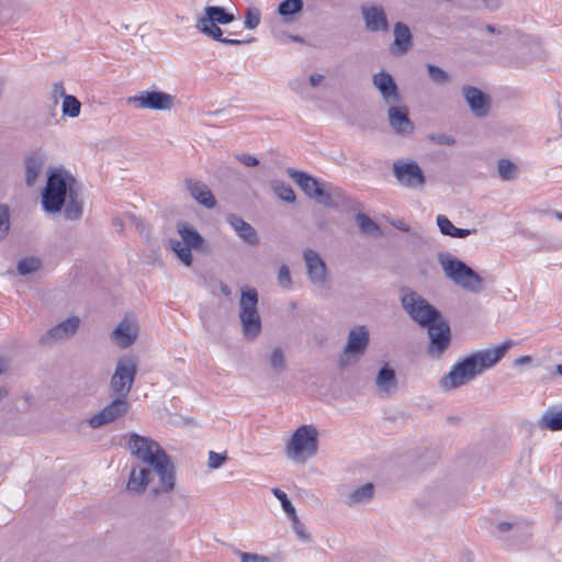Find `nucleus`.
Returning <instances> with one entry per match:
<instances>
[{"instance_id":"nucleus-26","label":"nucleus","mask_w":562,"mask_h":562,"mask_svg":"<svg viewBox=\"0 0 562 562\" xmlns=\"http://www.w3.org/2000/svg\"><path fill=\"white\" fill-rule=\"evenodd\" d=\"M412 44L413 37L409 27L403 22H396L394 25L393 53L404 54L411 48Z\"/></svg>"},{"instance_id":"nucleus-31","label":"nucleus","mask_w":562,"mask_h":562,"mask_svg":"<svg viewBox=\"0 0 562 562\" xmlns=\"http://www.w3.org/2000/svg\"><path fill=\"white\" fill-rule=\"evenodd\" d=\"M178 233L181 236V241L191 248H199L202 246L203 238L201 235L189 224L180 223L178 225Z\"/></svg>"},{"instance_id":"nucleus-35","label":"nucleus","mask_w":562,"mask_h":562,"mask_svg":"<svg viewBox=\"0 0 562 562\" xmlns=\"http://www.w3.org/2000/svg\"><path fill=\"white\" fill-rule=\"evenodd\" d=\"M270 369L280 374L286 367L285 353L281 348H274L269 357Z\"/></svg>"},{"instance_id":"nucleus-37","label":"nucleus","mask_w":562,"mask_h":562,"mask_svg":"<svg viewBox=\"0 0 562 562\" xmlns=\"http://www.w3.org/2000/svg\"><path fill=\"white\" fill-rule=\"evenodd\" d=\"M497 171L503 180H513L517 176L516 165L508 159L498 160Z\"/></svg>"},{"instance_id":"nucleus-48","label":"nucleus","mask_w":562,"mask_h":562,"mask_svg":"<svg viewBox=\"0 0 562 562\" xmlns=\"http://www.w3.org/2000/svg\"><path fill=\"white\" fill-rule=\"evenodd\" d=\"M226 460V456L214 451L209 452L207 465L211 469H218Z\"/></svg>"},{"instance_id":"nucleus-28","label":"nucleus","mask_w":562,"mask_h":562,"mask_svg":"<svg viewBox=\"0 0 562 562\" xmlns=\"http://www.w3.org/2000/svg\"><path fill=\"white\" fill-rule=\"evenodd\" d=\"M539 426L551 431L562 430V406L548 407L539 419Z\"/></svg>"},{"instance_id":"nucleus-43","label":"nucleus","mask_w":562,"mask_h":562,"mask_svg":"<svg viewBox=\"0 0 562 562\" xmlns=\"http://www.w3.org/2000/svg\"><path fill=\"white\" fill-rule=\"evenodd\" d=\"M427 71L430 79L436 83H446L449 81V75L440 67L432 64L427 65Z\"/></svg>"},{"instance_id":"nucleus-13","label":"nucleus","mask_w":562,"mask_h":562,"mask_svg":"<svg viewBox=\"0 0 562 562\" xmlns=\"http://www.w3.org/2000/svg\"><path fill=\"white\" fill-rule=\"evenodd\" d=\"M303 259L308 280L319 288H327L329 273L327 266L319 254L314 249L306 248L303 251Z\"/></svg>"},{"instance_id":"nucleus-55","label":"nucleus","mask_w":562,"mask_h":562,"mask_svg":"<svg viewBox=\"0 0 562 562\" xmlns=\"http://www.w3.org/2000/svg\"><path fill=\"white\" fill-rule=\"evenodd\" d=\"M259 244V236L257 232L248 224V245Z\"/></svg>"},{"instance_id":"nucleus-42","label":"nucleus","mask_w":562,"mask_h":562,"mask_svg":"<svg viewBox=\"0 0 562 562\" xmlns=\"http://www.w3.org/2000/svg\"><path fill=\"white\" fill-rule=\"evenodd\" d=\"M10 229V209L7 204H0V239H3Z\"/></svg>"},{"instance_id":"nucleus-53","label":"nucleus","mask_w":562,"mask_h":562,"mask_svg":"<svg viewBox=\"0 0 562 562\" xmlns=\"http://www.w3.org/2000/svg\"><path fill=\"white\" fill-rule=\"evenodd\" d=\"M431 139L435 140L437 144H440V145H448V146H450V145L454 144V138L452 136L443 134V133H440V134H437V135H432Z\"/></svg>"},{"instance_id":"nucleus-7","label":"nucleus","mask_w":562,"mask_h":562,"mask_svg":"<svg viewBox=\"0 0 562 562\" xmlns=\"http://www.w3.org/2000/svg\"><path fill=\"white\" fill-rule=\"evenodd\" d=\"M401 303L409 317L422 327L438 321L441 313L415 291H405Z\"/></svg>"},{"instance_id":"nucleus-62","label":"nucleus","mask_w":562,"mask_h":562,"mask_svg":"<svg viewBox=\"0 0 562 562\" xmlns=\"http://www.w3.org/2000/svg\"><path fill=\"white\" fill-rule=\"evenodd\" d=\"M397 228L404 231V232H408L409 231V227L407 225H405L404 223H400L398 225H396Z\"/></svg>"},{"instance_id":"nucleus-59","label":"nucleus","mask_w":562,"mask_h":562,"mask_svg":"<svg viewBox=\"0 0 562 562\" xmlns=\"http://www.w3.org/2000/svg\"><path fill=\"white\" fill-rule=\"evenodd\" d=\"M532 358L530 356H520L514 361V366H524L530 363Z\"/></svg>"},{"instance_id":"nucleus-63","label":"nucleus","mask_w":562,"mask_h":562,"mask_svg":"<svg viewBox=\"0 0 562 562\" xmlns=\"http://www.w3.org/2000/svg\"><path fill=\"white\" fill-rule=\"evenodd\" d=\"M238 555L240 558V562H246V560H247L246 552L239 551Z\"/></svg>"},{"instance_id":"nucleus-25","label":"nucleus","mask_w":562,"mask_h":562,"mask_svg":"<svg viewBox=\"0 0 562 562\" xmlns=\"http://www.w3.org/2000/svg\"><path fill=\"white\" fill-rule=\"evenodd\" d=\"M257 302V291L248 288V339L255 338L261 331V321L256 310Z\"/></svg>"},{"instance_id":"nucleus-10","label":"nucleus","mask_w":562,"mask_h":562,"mask_svg":"<svg viewBox=\"0 0 562 562\" xmlns=\"http://www.w3.org/2000/svg\"><path fill=\"white\" fill-rule=\"evenodd\" d=\"M127 103L139 110L169 111L175 105V97L164 91L144 90L128 97Z\"/></svg>"},{"instance_id":"nucleus-3","label":"nucleus","mask_w":562,"mask_h":562,"mask_svg":"<svg viewBox=\"0 0 562 562\" xmlns=\"http://www.w3.org/2000/svg\"><path fill=\"white\" fill-rule=\"evenodd\" d=\"M76 184L75 177L65 168L50 169L41 196L43 210L49 214L60 212L67 198L76 191Z\"/></svg>"},{"instance_id":"nucleus-32","label":"nucleus","mask_w":562,"mask_h":562,"mask_svg":"<svg viewBox=\"0 0 562 562\" xmlns=\"http://www.w3.org/2000/svg\"><path fill=\"white\" fill-rule=\"evenodd\" d=\"M64 209V216L67 220L75 221L81 217L83 211L82 201L77 198L76 191L67 198Z\"/></svg>"},{"instance_id":"nucleus-24","label":"nucleus","mask_w":562,"mask_h":562,"mask_svg":"<svg viewBox=\"0 0 562 562\" xmlns=\"http://www.w3.org/2000/svg\"><path fill=\"white\" fill-rule=\"evenodd\" d=\"M187 190L190 192L191 196L201 205L206 209H213L216 205V200L212 194L210 188L201 182L192 179L186 180Z\"/></svg>"},{"instance_id":"nucleus-60","label":"nucleus","mask_w":562,"mask_h":562,"mask_svg":"<svg viewBox=\"0 0 562 562\" xmlns=\"http://www.w3.org/2000/svg\"><path fill=\"white\" fill-rule=\"evenodd\" d=\"M485 7L491 10H495L499 7V0H483Z\"/></svg>"},{"instance_id":"nucleus-49","label":"nucleus","mask_w":562,"mask_h":562,"mask_svg":"<svg viewBox=\"0 0 562 562\" xmlns=\"http://www.w3.org/2000/svg\"><path fill=\"white\" fill-rule=\"evenodd\" d=\"M65 92V88L63 82H54L52 86V98L54 100V104L56 105L58 103L59 98H63L65 100V97H67Z\"/></svg>"},{"instance_id":"nucleus-39","label":"nucleus","mask_w":562,"mask_h":562,"mask_svg":"<svg viewBox=\"0 0 562 562\" xmlns=\"http://www.w3.org/2000/svg\"><path fill=\"white\" fill-rule=\"evenodd\" d=\"M40 268L41 261L35 257L24 258L18 262V271L21 276L33 273L37 271Z\"/></svg>"},{"instance_id":"nucleus-44","label":"nucleus","mask_w":562,"mask_h":562,"mask_svg":"<svg viewBox=\"0 0 562 562\" xmlns=\"http://www.w3.org/2000/svg\"><path fill=\"white\" fill-rule=\"evenodd\" d=\"M437 225L442 235L452 237L457 227L451 223V221L446 215H438Z\"/></svg>"},{"instance_id":"nucleus-54","label":"nucleus","mask_w":562,"mask_h":562,"mask_svg":"<svg viewBox=\"0 0 562 562\" xmlns=\"http://www.w3.org/2000/svg\"><path fill=\"white\" fill-rule=\"evenodd\" d=\"M217 290L226 297H231V290L222 281L216 282V284L213 288V293L217 294Z\"/></svg>"},{"instance_id":"nucleus-41","label":"nucleus","mask_w":562,"mask_h":562,"mask_svg":"<svg viewBox=\"0 0 562 562\" xmlns=\"http://www.w3.org/2000/svg\"><path fill=\"white\" fill-rule=\"evenodd\" d=\"M272 494L280 501L281 506H282L283 510L286 513V515L290 518H294L296 515L295 508L292 505V503L290 502V499L288 498L286 494L277 487L272 488Z\"/></svg>"},{"instance_id":"nucleus-9","label":"nucleus","mask_w":562,"mask_h":562,"mask_svg":"<svg viewBox=\"0 0 562 562\" xmlns=\"http://www.w3.org/2000/svg\"><path fill=\"white\" fill-rule=\"evenodd\" d=\"M392 173L396 182L406 189L423 190L426 186L424 170L412 159H396L392 164Z\"/></svg>"},{"instance_id":"nucleus-36","label":"nucleus","mask_w":562,"mask_h":562,"mask_svg":"<svg viewBox=\"0 0 562 562\" xmlns=\"http://www.w3.org/2000/svg\"><path fill=\"white\" fill-rule=\"evenodd\" d=\"M81 103L79 100L74 95H67L65 97V100H63V114L65 116L69 117H77L80 114Z\"/></svg>"},{"instance_id":"nucleus-46","label":"nucleus","mask_w":562,"mask_h":562,"mask_svg":"<svg viewBox=\"0 0 562 562\" xmlns=\"http://www.w3.org/2000/svg\"><path fill=\"white\" fill-rule=\"evenodd\" d=\"M278 282L284 289H290L292 285V279L290 269L288 266L282 265L278 272Z\"/></svg>"},{"instance_id":"nucleus-12","label":"nucleus","mask_w":562,"mask_h":562,"mask_svg":"<svg viewBox=\"0 0 562 562\" xmlns=\"http://www.w3.org/2000/svg\"><path fill=\"white\" fill-rule=\"evenodd\" d=\"M428 329L429 346L428 353L438 358L449 347L450 344V326L441 315L438 321L425 326Z\"/></svg>"},{"instance_id":"nucleus-15","label":"nucleus","mask_w":562,"mask_h":562,"mask_svg":"<svg viewBox=\"0 0 562 562\" xmlns=\"http://www.w3.org/2000/svg\"><path fill=\"white\" fill-rule=\"evenodd\" d=\"M112 397V401L103 409L90 418L89 425L92 428H99L105 424L112 423L127 413L130 408L127 400L119 396Z\"/></svg>"},{"instance_id":"nucleus-22","label":"nucleus","mask_w":562,"mask_h":562,"mask_svg":"<svg viewBox=\"0 0 562 562\" xmlns=\"http://www.w3.org/2000/svg\"><path fill=\"white\" fill-rule=\"evenodd\" d=\"M391 127L401 135H408L414 130V124L408 117V111L405 106L392 105L387 112Z\"/></svg>"},{"instance_id":"nucleus-33","label":"nucleus","mask_w":562,"mask_h":562,"mask_svg":"<svg viewBox=\"0 0 562 562\" xmlns=\"http://www.w3.org/2000/svg\"><path fill=\"white\" fill-rule=\"evenodd\" d=\"M271 190L282 201L293 203L295 201V193L291 186L276 180L271 182Z\"/></svg>"},{"instance_id":"nucleus-56","label":"nucleus","mask_w":562,"mask_h":562,"mask_svg":"<svg viewBox=\"0 0 562 562\" xmlns=\"http://www.w3.org/2000/svg\"><path fill=\"white\" fill-rule=\"evenodd\" d=\"M248 562H271V559L266 555L248 553Z\"/></svg>"},{"instance_id":"nucleus-51","label":"nucleus","mask_w":562,"mask_h":562,"mask_svg":"<svg viewBox=\"0 0 562 562\" xmlns=\"http://www.w3.org/2000/svg\"><path fill=\"white\" fill-rule=\"evenodd\" d=\"M291 520L293 522V529L297 537L303 541H307L308 535L305 532L304 525L299 520L297 516L295 515V517L291 518Z\"/></svg>"},{"instance_id":"nucleus-21","label":"nucleus","mask_w":562,"mask_h":562,"mask_svg":"<svg viewBox=\"0 0 562 562\" xmlns=\"http://www.w3.org/2000/svg\"><path fill=\"white\" fill-rule=\"evenodd\" d=\"M47 157L45 153L41 150L33 151L26 156L24 166L25 183L27 187H33L37 182L38 178L43 173Z\"/></svg>"},{"instance_id":"nucleus-52","label":"nucleus","mask_w":562,"mask_h":562,"mask_svg":"<svg viewBox=\"0 0 562 562\" xmlns=\"http://www.w3.org/2000/svg\"><path fill=\"white\" fill-rule=\"evenodd\" d=\"M260 22V14L257 9H248V29H255Z\"/></svg>"},{"instance_id":"nucleus-23","label":"nucleus","mask_w":562,"mask_h":562,"mask_svg":"<svg viewBox=\"0 0 562 562\" xmlns=\"http://www.w3.org/2000/svg\"><path fill=\"white\" fill-rule=\"evenodd\" d=\"M151 468L149 467H133L130 473V477L126 484V488L130 493L140 494L143 493L151 480Z\"/></svg>"},{"instance_id":"nucleus-47","label":"nucleus","mask_w":562,"mask_h":562,"mask_svg":"<svg viewBox=\"0 0 562 562\" xmlns=\"http://www.w3.org/2000/svg\"><path fill=\"white\" fill-rule=\"evenodd\" d=\"M239 318L243 333L246 334V288L240 289Z\"/></svg>"},{"instance_id":"nucleus-17","label":"nucleus","mask_w":562,"mask_h":562,"mask_svg":"<svg viewBox=\"0 0 562 562\" xmlns=\"http://www.w3.org/2000/svg\"><path fill=\"white\" fill-rule=\"evenodd\" d=\"M370 341L369 330L366 326H357L352 328L347 338V342L344 347V353L346 357H355L358 359L364 355L367 347Z\"/></svg>"},{"instance_id":"nucleus-30","label":"nucleus","mask_w":562,"mask_h":562,"mask_svg":"<svg viewBox=\"0 0 562 562\" xmlns=\"http://www.w3.org/2000/svg\"><path fill=\"white\" fill-rule=\"evenodd\" d=\"M374 495V485L372 483H366L353 491H351L346 498V503L349 506H358L361 504L369 503Z\"/></svg>"},{"instance_id":"nucleus-4","label":"nucleus","mask_w":562,"mask_h":562,"mask_svg":"<svg viewBox=\"0 0 562 562\" xmlns=\"http://www.w3.org/2000/svg\"><path fill=\"white\" fill-rule=\"evenodd\" d=\"M438 261L445 276L470 293H480L484 290V280L471 267L453 257L449 252H440Z\"/></svg>"},{"instance_id":"nucleus-16","label":"nucleus","mask_w":562,"mask_h":562,"mask_svg":"<svg viewBox=\"0 0 562 562\" xmlns=\"http://www.w3.org/2000/svg\"><path fill=\"white\" fill-rule=\"evenodd\" d=\"M361 15L366 29L369 32H387L390 29L386 13L382 5L363 4L361 5Z\"/></svg>"},{"instance_id":"nucleus-6","label":"nucleus","mask_w":562,"mask_h":562,"mask_svg":"<svg viewBox=\"0 0 562 562\" xmlns=\"http://www.w3.org/2000/svg\"><path fill=\"white\" fill-rule=\"evenodd\" d=\"M235 20L233 12L227 11L223 7L207 5L204 9V15L196 20V29L204 35L224 43V44H241V40H233L223 37L224 31L220 25H226Z\"/></svg>"},{"instance_id":"nucleus-20","label":"nucleus","mask_w":562,"mask_h":562,"mask_svg":"<svg viewBox=\"0 0 562 562\" xmlns=\"http://www.w3.org/2000/svg\"><path fill=\"white\" fill-rule=\"evenodd\" d=\"M80 325V319L77 316H71L66 321L52 327L42 338L43 344H50L58 340H64L76 334Z\"/></svg>"},{"instance_id":"nucleus-5","label":"nucleus","mask_w":562,"mask_h":562,"mask_svg":"<svg viewBox=\"0 0 562 562\" xmlns=\"http://www.w3.org/2000/svg\"><path fill=\"white\" fill-rule=\"evenodd\" d=\"M318 450V430L313 425L300 426L288 440L285 453L297 463H305Z\"/></svg>"},{"instance_id":"nucleus-14","label":"nucleus","mask_w":562,"mask_h":562,"mask_svg":"<svg viewBox=\"0 0 562 562\" xmlns=\"http://www.w3.org/2000/svg\"><path fill=\"white\" fill-rule=\"evenodd\" d=\"M139 336V325L132 315H126L111 333L112 342L120 349L135 344Z\"/></svg>"},{"instance_id":"nucleus-50","label":"nucleus","mask_w":562,"mask_h":562,"mask_svg":"<svg viewBox=\"0 0 562 562\" xmlns=\"http://www.w3.org/2000/svg\"><path fill=\"white\" fill-rule=\"evenodd\" d=\"M512 529H514L515 532H518V531H520L522 529H528V526L527 525L526 526H521L520 524H517V522L512 524V522H508V521H503V522H499L497 525V530L499 532H507V531H509Z\"/></svg>"},{"instance_id":"nucleus-19","label":"nucleus","mask_w":562,"mask_h":562,"mask_svg":"<svg viewBox=\"0 0 562 562\" xmlns=\"http://www.w3.org/2000/svg\"><path fill=\"white\" fill-rule=\"evenodd\" d=\"M462 94L472 113L477 117H485L491 109V100L488 95L480 89L471 86L462 88Z\"/></svg>"},{"instance_id":"nucleus-34","label":"nucleus","mask_w":562,"mask_h":562,"mask_svg":"<svg viewBox=\"0 0 562 562\" xmlns=\"http://www.w3.org/2000/svg\"><path fill=\"white\" fill-rule=\"evenodd\" d=\"M170 248L177 254L178 258L186 265L191 266L192 263V254L191 247L181 240L170 239L169 241Z\"/></svg>"},{"instance_id":"nucleus-40","label":"nucleus","mask_w":562,"mask_h":562,"mask_svg":"<svg viewBox=\"0 0 562 562\" xmlns=\"http://www.w3.org/2000/svg\"><path fill=\"white\" fill-rule=\"evenodd\" d=\"M356 221L361 232L366 234L374 235L380 232L379 226L363 213L357 214Z\"/></svg>"},{"instance_id":"nucleus-58","label":"nucleus","mask_w":562,"mask_h":562,"mask_svg":"<svg viewBox=\"0 0 562 562\" xmlns=\"http://www.w3.org/2000/svg\"><path fill=\"white\" fill-rule=\"evenodd\" d=\"M324 79V76L321 74H313L310 76V85L312 87H317Z\"/></svg>"},{"instance_id":"nucleus-61","label":"nucleus","mask_w":562,"mask_h":562,"mask_svg":"<svg viewBox=\"0 0 562 562\" xmlns=\"http://www.w3.org/2000/svg\"><path fill=\"white\" fill-rule=\"evenodd\" d=\"M258 164L259 161L256 157L248 155V167L257 166Z\"/></svg>"},{"instance_id":"nucleus-29","label":"nucleus","mask_w":562,"mask_h":562,"mask_svg":"<svg viewBox=\"0 0 562 562\" xmlns=\"http://www.w3.org/2000/svg\"><path fill=\"white\" fill-rule=\"evenodd\" d=\"M375 384L379 387L381 393H384L387 395L393 393L397 386V379L395 375V371L392 368L384 366L378 372V375L375 379Z\"/></svg>"},{"instance_id":"nucleus-8","label":"nucleus","mask_w":562,"mask_h":562,"mask_svg":"<svg viewBox=\"0 0 562 562\" xmlns=\"http://www.w3.org/2000/svg\"><path fill=\"white\" fill-rule=\"evenodd\" d=\"M137 374V361L130 356L121 357L110 380L111 396L126 398Z\"/></svg>"},{"instance_id":"nucleus-18","label":"nucleus","mask_w":562,"mask_h":562,"mask_svg":"<svg viewBox=\"0 0 562 562\" xmlns=\"http://www.w3.org/2000/svg\"><path fill=\"white\" fill-rule=\"evenodd\" d=\"M373 86L381 93L382 99L387 104H396L401 97L394 78L387 71H380L372 77Z\"/></svg>"},{"instance_id":"nucleus-45","label":"nucleus","mask_w":562,"mask_h":562,"mask_svg":"<svg viewBox=\"0 0 562 562\" xmlns=\"http://www.w3.org/2000/svg\"><path fill=\"white\" fill-rule=\"evenodd\" d=\"M226 220L229 223V225L238 233V235L243 239H246V222L234 214H228L226 216Z\"/></svg>"},{"instance_id":"nucleus-2","label":"nucleus","mask_w":562,"mask_h":562,"mask_svg":"<svg viewBox=\"0 0 562 562\" xmlns=\"http://www.w3.org/2000/svg\"><path fill=\"white\" fill-rule=\"evenodd\" d=\"M128 449L145 467H149L159 476L160 487L156 492H170L175 487V471L166 451L149 437L132 434Z\"/></svg>"},{"instance_id":"nucleus-64","label":"nucleus","mask_w":562,"mask_h":562,"mask_svg":"<svg viewBox=\"0 0 562 562\" xmlns=\"http://www.w3.org/2000/svg\"><path fill=\"white\" fill-rule=\"evenodd\" d=\"M557 513L562 515V501L557 504Z\"/></svg>"},{"instance_id":"nucleus-38","label":"nucleus","mask_w":562,"mask_h":562,"mask_svg":"<svg viewBox=\"0 0 562 562\" xmlns=\"http://www.w3.org/2000/svg\"><path fill=\"white\" fill-rule=\"evenodd\" d=\"M303 9L302 0H284L278 7L280 15L288 18L294 13L300 12Z\"/></svg>"},{"instance_id":"nucleus-1","label":"nucleus","mask_w":562,"mask_h":562,"mask_svg":"<svg viewBox=\"0 0 562 562\" xmlns=\"http://www.w3.org/2000/svg\"><path fill=\"white\" fill-rule=\"evenodd\" d=\"M513 345V340H506L498 346L470 353L457 362L449 373L441 378L440 387L445 391H451L469 383L484 371L496 366Z\"/></svg>"},{"instance_id":"nucleus-57","label":"nucleus","mask_w":562,"mask_h":562,"mask_svg":"<svg viewBox=\"0 0 562 562\" xmlns=\"http://www.w3.org/2000/svg\"><path fill=\"white\" fill-rule=\"evenodd\" d=\"M476 231L473 229H464V228H457L453 236L454 238H465L468 236H470L472 233H475Z\"/></svg>"},{"instance_id":"nucleus-11","label":"nucleus","mask_w":562,"mask_h":562,"mask_svg":"<svg viewBox=\"0 0 562 562\" xmlns=\"http://www.w3.org/2000/svg\"><path fill=\"white\" fill-rule=\"evenodd\" d=\"M288 175L303 190V192L323 205H331V195L322 184L306 172L288 169Z\"/></svg>"},{"instance_id":"nucleus-27","label":"nucleus","mask_w":562,"mask_h":562,"mask_svg":"<svg viewBox=\"0 0 562 562\" xmlns=\"http://www.w3.org/2000/svg\"><path fill=\"white\" fill-rule=\"evenodd\" d=\"M169 558V544L166 541L146 543L144 562H168Z\"/></svg>"}]
</instances>
